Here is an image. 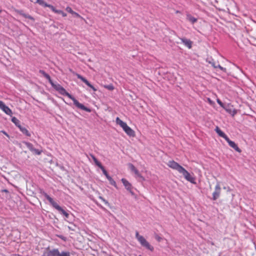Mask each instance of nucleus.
<instances>
[{"label": "nucleus", "instance_id": "31", "mask_svg": "<svg viewBox=\"0 0 256 256\" xmlns=\"http://www.w3.org/2000/svg\"><path fill=\"white\" fill-rule=\"evenodd\" d=\"M86 84L88 86H89L90 88H91L92 89V90L94 91H96V89L92 86V85L90 82H89L88 80L87 82L86 83Z\"/></svg>", "mask_w": 256, "mask_h": 256}, {"label": "nucleus", "instance_id": "39", "mask_svg": "<svg viewBox=\"0 0 256 256\" xmlns=\"http://www.w3.org/2000/svg\"><path fill=\"white\" fill-rule=\"evenodd\" d=\"M44 1L43 0H37L36 3H38L39 4L42 6V5L44 4Z\"/></svg>", "mask_w": 256, "mask_h": 256}, {"label": "nucleus", "instance_id": "40", "mask_svg": "<svg viewBox=\"0 0 256 256\" xmlns=\"http://www.w3.org/2000/svg\"><path fill=\"white\" fill-rule=\"evenodd\" d=\"M74 15L77 17V18H82L78 14L77 12H74Z\"/></svg>", "mask_w": 256, "mask_h": 256}, {"label": "nucleus", "instance_id": "48", "mask_svg": "<svg viewBox=\"0 0 256 256\" xmlns=\"http://www.w3.org/2000/svg\"><path fill=\"white\" fill-rule=\"evenodd\" d=\"M32 2H37V0H30Z\"/></svg>", "mask_w": 256, "mask_h": 256}, {"label": "nucleus", "instance_id": "12", "mask_svg": "<svg viewBox=\"0 0 256 256\" xmlns=\"http://www.w3.org/2000/svg\"><path fill=\"white\" fill-rule=\"evenodd\" d=\"M124 130L130 136H135L134 132L128 126Z\"/></svg>", "mask_w": 256, "mask_h": 256}, {"label": "nucleus", "instance_id": "21", "mask_svg": "<svg viewBox=\"0 0 256 256\" xmlns=\"http://www.w3.org/2000/svg\"><path fill=\"white\" fill-rule=\"evenodd\" d=\"M186 19L192 24H194L197 21V19L194 16H192L190 14H188L186 15Z\"/></svg>", "mask_w": 256, "mask_h": 256}, {"label": "nucleus", "instance_id": "4", "mask_svg": "<svg viewBox=\"0 0 256 256\" xmlns=\"http://www.w3.org/2000/svg\"><path fill=\"white\" fill-rule=\"evenodd\" d=\"M42 194L44 195V196L48 200L50 203L54 208L57 210L59 212L60 210H62V208L60 207V206H58V204L56 202H55L54 200L51 197H50L46 193L43 192Z\"/></svg>", "mask_w": 256, "mask_h": 256}, {"label": "nucleus", "instance_id": "41", "mask_svg": "<svg viewBox=\"0 0 256 256\" xmlns=\"http://www.w3.org/2000/svg\"><path fill=\"white\" fill-rule=\"evenodd\" d=\"M100 198L106 204H108V202L107 200H104V198H102V197L100 196Z\"/></svg>", "mask_w": 256, "mask_h": 256}, {"label": "nucleus", "instance_id": "26", "mask_svg": "<svg viewBox=\"0 0 256 256\" xmlns=\"http://www.w3.org/2000/svg\"><path fill=\"white\" fill-rule=\"evenodd\" d=\"M100 168L102 170L103 174L105 175L106 178L109 177L110 176L108 175L106 170H105L104 168L102 166L100 167Z\"/></svg>", "mask_w": 256, "mask_h": 256}, {"label": "nucleus", "instance_id": "37", "mask_svg": "<svg viewBox=\"0 0 256 256\" xmlns=\"http://www.w3.org/2000/svg\"><path fill=\"white\" fill-rule=\"evenodd\" d=\"M209 63L214 68H217V65L216 64L213 60L212 61H209Z\"/></svg>", "mask_w": 256, "mask_h": 256}, {"label": "nucleus", "instance_id": "49", "mask_svg": "<svg viewBox=\"0 0 256 256\" xmlns=\"http://www.w3.org/2000/svg\"><path fill=\"white\" fill-rule=\"evenodd\" d=\"M70 230H74V229H72V228H71V229H70Z\"/></svg>", "mask_w": 256, "mask_h": 256}, {"label": "nucleus", "instance_id": "13", "mask_svg": "<svg viewBox=\"0 0 256 256\" xmlns=\"http://www.w3.org/2000/svg\"><path fill=\"white\" fill-rule=\"evenodd\" d=\"M215 130L220 136L223 138L225 140L228 138V136L218 126H216Z\"/></svg>", "mask_w": 256, "mask_h": 256}, {"label": "nucleus", "instance_id": "52", "mask_svg": "<svg viewBox=\"0 0 256 256\" xmlns=\"http://www.w3.org/2000/svg\"><path fill=\"white\" fill-rule=\"evenodd\" d=\"M139 256H141V255H140Z\"/></svg>", "mask_w": 256, "mask_h": 256}, {"label": "nucleus", "instance_id": "17", "mask_svg": "<svg viewBox=\"0 0 256 256\" xmlns=\"http://www.w3.org/2000/svg\"><path fill=\"white\" fill-rule=\"evenodd\" d=\"M180 40L186 46L188 47L189 48H192V42L190 40L185 38H182Z\"/></svg>", "mask_w": 256, "mask_h": 256}, {"label": "nucleus", "instance_id": "27", "mask_svg": "<svg viewBox=\"0 0 256 256\" xmlns=\"http://www.w3.org/2000/svg\"><path fill=\"white\" fill-rule=\"evenodd\" d=\"M76 76H77L78 78H79L80 80H82L85 84L87 82L88 80L86 78H84V77L82 76L81 75H80L79 74H76Z\"/></svg>", "mask_w": 256, "mask_h": 256}, {"label": "nucleus", "instance_id": "35", "mask_svg": "<svg viewBox=\"0 0 256 256\" xmlns=\"http://www.w3.org/2000/svg\"><path fill=\"white\" fill-rule=\"evenodd\" d=\"M217 102L223 108H225V105L219 99H217Z\"/></svg>", "mask_w": 256, "mask_h": 256}, {"label": "nucleus", "instance_id": "19", "mask_svg": "<svg viewBox=\"0 0 256 256\" xmlns=\"http://www.w3.org/2000/svg\"><path fill=\"white\" fill-rule=\"evenodd\" d=\"M18 128L26 136H31L30 134L26 128L22 127V126H18Z\"/></svg>", "mask_w": 256, "mask_h": 256}, {"label": "nucleus", "instance_id": "42", "mask_svg": "<svg viewBox=\"0 0 256 256\" xmlns=\"http://www.w3.org/2000/svg\"><path fill=\"white\" fill-rule=\"evenodd\" d=\"M229 113H231L232 112V110H231V109H230V108H227V106H225V108H224Z\"/></svg>", "mask_w": 256, "mask_h": 256}, {"label": "nucleus", "instance_id": "50", "mask_svg": "<svg viewBox=\"0 0 256 256\" xmlns=\"http://www.w3.org/2000/svg\"><path fill=\"white\" fill-rule=\"evenodd\" d=\"M236 112H234V114H233V115H234V114H236Z\"/></svg>", "mask_w": 256, "mask_h": 256}, {"label": "nucleus", "instance_id": "47", "mask_svg": "<svg viewBox=\"0 0 256 256\" xmlns=\"http://www.w3.org/2000/svg\"><path fill=\"white\" fill-rule=\"evenodd\" d=\"M156 238L158 242H160L162 240V238L160 236L156 237Z\"/></svg>", "mask_w": 256, "mask_h": 256}, {"label": "nucleus", "instance_id": "34", "mask_svg": "<svg viewBox=\"0 0 256 256\" xmlns=\"http://www.w3.org/2000/svg\"><path fill=\"white\" fill-rule=\"evenodd\" d=\"M56 14H60L64 17H65L66 16V14L61 10H58Z\"/></svg>", "mask_w": 256, "mask_h": 256}, {"label": "nucleus", "instance_id": "10", "mask_svg": "<svg viewBox=\"0 0 256 256\" xmlns=\"http://www.w3.org/2000/svg\"><path fill=\"white\" fill-rule=\"evenodd\" d=\"M128 166L130 170L134 172L138 176L141 178L142 180H144V178L140 174L138 170L135 168L134 164H132L129 163L128 164Z\"/></svg>", "mask_w": 256, "mask_h": 256}, {"label": "nucleus", "instance_id": "11", "mask_svg": "<svg viewBox=\"0 0 256 256\" xmlns=\"http://www.w3.org/2000/svg\"><path fill=\"white\" fill-rule=\"evenodd\" d=\"M229 146L238 152H242L241 150L238 146L237 144L233 141L230 140L228 138L226 140Z\"/></svg>", "mask_w": 256, "mask_h": 256}, {"label": "nucleus", "instance_id": "38", "mask_svg": "<svg viewBox=\"0 0 256 256\" xmlns=\"http://www.w3.org/2000/svg\"><path fill=\"white\" fill-rule=\"evenodd\" d=\"M219 68L220 69L222 70L224 72H226V68L221 66L220 64H217V68Z\"/></svg>", "mask_w": 256, "mask_h": 256}, {"label": "nucleus", "instance_id": "45", "mask_svg": "<svg viewBox=\"0 0 256 256\" xmlns=\"http://www.w3.org/2000/svg\"><path fill=\"white\" fill-rule=\"evenodd\" d=\"M2 132L4 134H5L6 136L9 137L8 134L6 132L2 130Z\"/></svg>", "mask_w": 256, "mask_h": 256}, {"label": "nucleus", "instance_id": "7", "mask_svg": "<svg viewBox=\"0 0 256 256\" xmlns=\"http://www.w3.org/2000/svg\"><path fill=\"white\" fill-rule=\"evenodd\" d=\"M42 256H58V249L54 248L52 250L48 248L44 252Z\"/></svg>", "mask_w": 256, "mask_h": 256}, {"label": "nucleus", "instance_id": "9", "mask_svg": "<svg viewBox=\"0 0 256 256\" xmlns=\"http://www.w3.org/2000/svg\"><path fill=\"white\" fill-rule=\"evenodd\" d=\"M220 189L219 184H218L216 186L215 190L212 194V199L213 200H215L219 198L220 193Z\"/></svg>", "mask_w": 256, "mask_h": 256}, {"label": "nucleus", "instance_id": "14", "mask_svg": "<svg viewBox=\"0 0 256 256\" xmlns=\"http://www.w3.org/2000/svg\"><path fill=\"white\" fill-rule=\"evenodd\" d=\"M122 182L125 186V188L128 190H130V189H132V184L125 178H122Z\"/></svg>", "mask_w": 256, "mask_h": 256}, {"label": "nucleus", "instance_id": "28", "mask_svg": "<svg viewBox=\"0 0 256 256\" xmlns=\"http://www.w3.org/2000/svg\"><path fill=\"white\" fill-rule=\"evenodd\" d=\"M76 76H77L78 78H79L80 80H82L85 84L87 82L88 80L86 78H84V77L82 76L81 75H80L79 74H76Z\"/></svg>", "mask_w": 256, "mask_h": 256}, {"label": "nucleus", "instance_id": "5", "mask_svg": "<svg viewBox=\"0 0 256 256\" xmlns=\"http://www.w3.org/2000/svg\"><path fill=\"white\" fill-rule=\"evenodd\" d=\"M168 166L170 168L178 170L180 173L181 172L184 168L180 166L178 163L174 160L169 161L168 163Z\"/></svg>", "mask_w": 256, "mask_h": 256}, {"label": "nucleus", "instance_id": "36", "mask_svg": "<svg viewBox=\"0 0 256 256\" xmlns=\"http://www.w3.org/2000/svg\"><path fill=\"white\" fill-rule=\"evenodd\" d=\"M49 8L52 10V12H54L55 13H57L58 10H56L54 6L50 4Z\"/></svg>", "mask_w": 256, "mask_h": 256}, {"label": "nucleus", "instance_id": "24", "mask_svg": "<svg viewBox=\"0 0 256 256\" xmlns=\"http://www.w3.org/2000/svg\"><path fill=\"white\" fill-rule=\"evenodd\" d=\"M12 121L18 128V126H21L20 121L16 117H13L12 118Z\"/></svg>", "mask_w": 256, "mask_h": 256}, {"label": "nucleus", "instance_id": "20", "mask_svg": "<svg viewBox=\"0 0 256 256\" xmlns=\"http://www.w3.org/2000/svg\"><path fill=\"white\" fill-rule=\"evenodd\" d=\"M18 13L25 18H27L32 20H34V18L30 15L24 13L22 10L18 11Z\"/></svg>", "mask_w": 256, "mask_h": 256}, {"label": "nucleus", "instance_id": "51", "mask_svg": "<svg viewBox=\"0 0 256 256\" xmlns=\"http://www.w3.org/2000/svg\"><path fill=\"white\" fill-rule=\"evenodd\" d=\"M2 12V10H0V13Z\"/></svg>", "mask_w": 256, "mask_h": 256}, {"label": "nucleus", "instance_id": "16", "mask_svg": "<svg viewBox=\"0 0 256 256\" xmlns=\"http://www.w3.org/2000/svg\"><path fill=\"white\" fill-rule=\"evenodd\" d=\"M116 123L118 124H119L123 129V130L126 128V126H128L127 124L122 120L119 118L117 117L116 118Z\"/></svg>", "mask_w": 256, "mask_h": 256}, {"label": "nucleus", "instance_id": "32", "mask_svg": "<svg viewBox=\"0 0 256 256\" xmlns=\"http://www.w3.org/2000/svg\"><path fill=\"white\" fill-rule=\"evenodd\" d=\"M66 10L68 12H70V14H74V12H74V10H72V8H70V7H69V6L66 7Z\"/></svg>", "mask_w": 256, "mask_h": 256}, {"label": "nucleus", "instance_id": "6", "mask_svg": "<svg viewBox=\"0 0 256 256\" xmlns=\"http://www.w3.org/2000/svg\"><path fill=\"white\" fill-rule=\"evenodd\" d=\"M180 174H182L184 178L188 182L192 184H195V178L192 176L184 168L181 172Z\"/></svg>", "mask_w": 256, "mask_h": 256}, {"label": "nucleus", "instance_id": "25", "mask_svg": "<svg viewBox=\"0 0 256 256\" xmlns=\"http://www.w3.org/2000/svg\"><path fill=\"white\" fill-rule=\"evenodd\" d=\"M107 179L109 180L110 184L112 186H114L116 188V182L112 178L111 176H109V177L107 178Z\"/></svg>", "mask_w": 256, "mask_h": 256}, {"label": "nucleus", "instance_id": "1", "mask_svg": "<svg viewBox=\"0 0 256 256\" xmlns=\"http://www.w3.org/2000/svg\"><path fill=\"white\" fill-rule=\"evenodd\" d=\"M51 85L52 87L56 91H58L60 94L63 96H66L70 98L73 101L74 104L78 108L84 110L87 112H91V110L90 108H88L82 104L80 103L78 100H77L72 96L60 84H54L53 82V84Z\"/></svg>", "mask_w": 256, "mask_h": 256}, {"label": "nucleus", "instance_id": "23", "mask_svg": "<svg viewBox=\"0 0 256 256\" xmlns=\"http://www.w3.org/2000/svg\"><path fill=\"white\" fill-rule=\"evenodd\" d=\"M91 157L94 160L95 164L99 168L102 166L101 163L97 160V158L92 154H90Z\"/></svg>", "mask_w": 256, "mask_h": 256}, {"label": "nucleus", "instance_id": "43", "mask_svg": "<svg viewBox=\"0 0 256 256\" xmlns=\"http://www.w3.org/2000/svg\"><path fill=\"white\" fill-rule=\"evenodd\" d=\"M4 105V104L1 100H0V108H2V106Z\"/></svg>", "mask_w": 256, "mask_h": 256}, {"label": "nucleus", "instance_id": "30", "mask_svg": "<svg viewBox=\"0 0 256 256\" xmlns=\"http://www.w3.org/2000/svg\"><path fill=\"white\" fill-rule=\"evenodd\" d=\"M60 212L64 215L66 216V218H68L69 214L66 212L63 208L62 209V210H60Z\"/></svg>", "mask_w": 256, "mask_h": 256}, {"label": "nucleus", "instance_id": "2", "mask_svg": "<svg viewBox=\"0 0 256 256\" xmlns=\"http://www.w3.org/2000/svg\"><path fill=\"white\" fill-rule=\"evenodd\" d=\"M136 237L142 246L151 252L154 250V247L150 244L143 236L140 235L138 232H136Z\"/></svg>", "mask_w": 256, "mask_h": 256}, {"label": "nucleus", "instance_id": "33", "mask_svg": "<svg viewBox=\"0 0 256 256\" xmlns=\"http://www.w3.org/2000/svg\"><path fill=\"white\" fill-rule=\"evenodd\" d=\"M104 87L108 90H112L114 89V87L112 84L105 86Z\"/></svg>", "mask_w": 256, "mask_h": 256}, {"label": "nucleus", "instance_id": "8", "mask_svg": "<svg viewBox=\"0 0 256 256\" xmlns=\"http://www.w3.org/2000/svg\"><path fill=\"white\" fill-rule=\"evenodd\" d=\"M23 143L27 146V148L34 154L40 155L42 153V150H40L38 149H36L34 148L33 145L28 142H24Z\"/></svg>", "mask_w": 256, "mask_h": 256}, {"label": "nucleus", "instance_id": "22", "mask_svg": "<svg viewBox=\"0 0 256 256\" xmlns=\"http://www.w3.org/2000/svg\"><path fill=\"white\" fill-rule=\"evenodd\" d=\"M58 256H70V254L68 251L60 252L58 250Z\"/></svg>", "mask_w": 256, "mask_h": 256}, {"label": "nucleus", "instance_id": "15", "mask_svg": "<svg viewBox=\"0 0 256 256\" xmlns=\"http://www.w3.org/2000/svg\"><path fill=\"white\" fill-rule=\"evenodd\" d=\"M39 72L41 74H42L43 75V76L46 78L49 82L50 84H53V82L52 80H51V78H50V76L49 74H46L44 70H40L39 71Z\"/></svg>", "mask_w": 256, "mask_h": 256}, {"label": "nucleus", "instance_id": "3", "mask_svg": "<svg viewBox=\"0 0 256 256\" xmlns=\"http://www.w3.org/2000/svg\"><path fill=\"white\" fill-rule=\"evenodd\" d=\"M42 194L44 195V196L48 200L50 203L54 208L57 210L59 212L60 210H62V208L60 207V206H58V204L56 202H55L54 200L51 197H50L46 193L43 192Z\"/></svg>", "mask_w": 256, "mask_h": 256}, {"label": "nucleus", "instance_id": "18", "mask_svg": "<svg viewBox=\"0 0 256 256\" xmlns=\"http://www.w3.org/2000/svg\"><path fill=\"white\" fill-rule=\"evenodd\" d=\"M0 109H2L6 114L12 116V111L5 104L4 105L2 108Z\"/></svg>", "mask_w": 256, "mask_h": 256}, {"label": "nucleus", "instance_id": "44", "mask_svg": "<svg viewBox=\"0 0 256 256\" xmlns=\"http://www.w3.org/2000/svg\"><path fill=\"white\" fill-rule=\"evenodd\" d=\"M50 5L49 4H46V2H44V4L42 5V6H44V7H48L50 6Z\"/></svg>", "mask_w": 256, "mask_h": 256}, {"label": "nucleus", "instance_id": "46", "mask_svg": "<svg viewBox=\"0 0 256 256\" xmlns=\"http://www.w3.org/2000/svg\"><path fill=\"white\" fill-rule=\"evenodd\" d=\"M128 191L130 192L132 196H134V192L132 190V189H130V190H128Z\"/></svg>", "mask_w": 256, "mask_h": 256}, {"label": "nucleus", "instance_id": "29", "mask_svg": "<svg viewBox=\"0 0 256 256\" xmlns=\"http://www.w3.org/2000/svg\"><path fill=\"white\" fill-rule=\"evenodd\" d=\"M76 76H77L78 78H79L80 80H82L85 84L87 82L88 80L86 78H84V77L82 76L81 75H80L79 74H76Z\"/></svg>", "mask_w": 256, "mask_h": 256}]
</instances>
